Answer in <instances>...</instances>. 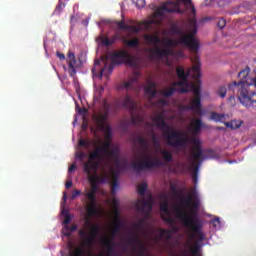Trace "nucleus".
Returning <instances> with one entry per match:
<instances>
[{
	"mask_svg": "<svg viewBox=\"0 0 256 256\" xmlns=\"http://www.w3.org/2000/svg\"><path fill=\"white\" fill-rule=\"evenodd\" d=\"M190 11L192 19L189 21L188 33L185 34L179 25H172L171 33L180 36L178 40L173 38H160L157 34H149V45L153 46L150 48V57L152 59H163V57H170L173 55V46H178L179 44H184L187 46L194 57L191 61L193 63L192 71L193 78L198 82V84H191V89L194 91V99L192 100L193 111L197 113H202L201 105V86L199 78H201V61L198 56L199 52V42L196 40V34L198 33V23L196 19V8L192 0H177L164 2L156 11V15H164V13H180L185 14Z\"/></svg>",
	"mask_w": 256,
	"mask_h": 256,
	"instance_id": "nucleus-1",
	"label": "nucleus"
},
{
	"mask_svg": "<svg viewBox=\"0 0 256 256\" xmlns=\"http://www.w3.org/2000/svg\"><path fill=\"white\" fill-rule=\"evenodd\" d=\"M103 113L98 108V132L101 129L104 132V141L101 145V138L98 134V184L101 182L99 170L101 168L102 156L105 159V164L110 169L112 175V161H113V133L110 124L108 123L109 114L112 110V105L107 101H102Z\"/></svg>",
	"mask_w": 256,
	"mask_h": 256,
	"instance_id": "nucleus-2",
	"label": "nucleus"
},
{
	"mask_svg": "<svg viewBox=\"0 0 256 256\" xmlns=\"http://www.w3.org/2000/svg\"><path fill=\"white\" fill-rule=\"evenodd\" d=\"M78 147H84L86 149V153L83 151L77 152L76 159H79V161L88 159L83 164V171L86 174L88 182L92 185V188L85 190L84 195L88 201H94L97 191V138H80Z\"/></svg>",
	"mask_w": 256,
	"mask_h": 256,
	"instance_id": "nucleus-3",
	"label": "nucleus"
},
{
	"mask_svg": "<svg viewBox=\"0 0 256 256\" xmlns=\"http://www.w3.org/2000/svg\"><path fill=\"white\" fill-rule=\"evenodd\" d=\"M181 205L184 207H189L190 214L184 208H175V216L182 220L184 226L190 228L194 235H197L198 241H204L205 235L202 233V224L199 220L198 210L200 207V199L197 193V189L194 188L193 191L185 198L181 199Z\"/></svg>",
	"mask_w": 256,
	"mask_h": 256,
	"instance_id": "nucleus-4",
	"label": "nucleus"
},
{
	"mask_svg": "<svg viewBox=\"0 0 256 256\" xmlns=\"http://www.w3.org/2000/svg\"><path fill=\"white\" fill-rule=\"evenodd\" d=\"M153 121L164 133L166 143L169 145V147H173L174 149H184L186 147L188 137L186 136L185 132L171 128V126L165 122L164 115L162 113L156 115V118H154Z\"/></svg>",
	"mask_w": 256,
	"mask_h": 256,
	"instance_id": "nucleus-5",
	"label": "nucleus"
},
{
	"mask_svg": "<svg viewBox=\"0 0 256 256\" xmlns=\"http://www.w3.org/2000/svg\"><path fill=\"white\" fill-rule=\"evenodd\" d=\"M84 225L88 230H79L78 235L82 239L81 246L75 248L73 256H85L91 255V249H93V243L97 241V224H93L91 220H85Z\"/></svg>",
	"mask_w": 256,
	"mask_h": 256,
	"instance_id": "nucleus-6",
	"label": "nucleus"
},
{
	"mask_svg": "<svg viewBox=\"0 0 256 256\" xmlns=\"http://www.w3.org/2000/svg\"><path fill=\"white\" fill-rule=\"evenodd\" d=\"M137 143L140 145V151L142 153L141 161H132L131 167L135 172H142L143 170H152L153 168H159L162 166V161L160 159H151L147 153L149 151V140L142 136V134H138L135 137Z\"/></svg>",
	"mask_w": 256,
	"mask_h": 256,
	"instance_id": "nucleus-7",
	"label": "nucleus"
},
{
	"mask_svg": "<svg viewBox=\"0 0 256 256\" xmlns=\"http://www.w3.org/2000/svg\"><path fill=\"white\" fill-rule=\"evenodd\" d=\"M249 73L250 69H242L238 74V78H241V81L229 84V90H238V99L244 107H251L256 103V92H250L246 82H243L249 76Z\"/></svg>",
	"mask_w": 256,
	"mask_h": 256,
	"instance_id": "nucleus-8",
	"label": "nucleus"
},
{
	"mask_svg": "<svg viewBox=\"0 0 256 256\" xmlns=\"http://www.w3.org/2000/svg\"><path fill=\"white\" fill-rule=\"evenodd\" d=\"M123 87L127 90V94L125 99H120V101H117L115 108L119 109L120 107H125L126 109H129L131 115V123L134 126H137V124H139L141 121V118L140 115H135L137 105L132 99V96H130L129 91L134 90L135 92H138V78H131L128 82H124Z\"/></svg>",
	"mask_w": 256,
	"mask_h": 256,
	"instance_id": "nucleus-9",
	"label": "nucleus"
},
{
	"mask_svg": "<svg viewBox=\"0 0 256 256\" xmlns=\"http://www.w3.org/2000/svg\"><path fill=\"white\" fill-rule=\"evenodd\" d=\"M112 161H114V166L111 167V178H110V184H111V193L112 195H115L116 190L119 187V176L120 173L123 170H126L127 168V161H121L120 159V149L118 145L112 146Z\"/></svg>",
	"mask_w": 256,
	"mask_h": 256,
	"instance_id": "nucleus-10",
	"label": "nucleus"
},
{
	"mask_svg": "<svg viewBox=\"0 0 256 256\" xmlns=\"http://www.w3.org/2000/svg\"><path fill=\"white\" fill-rule=\"evenodd\" d=\"M93 185L90 183V187H85L84 191L81 192V190H74V192L71 195V199L75 200L77 199L78 195H82V202L84 205H86V213L88 217H95L97 215V177H96V192L94 193V200L91 201L87 199V196H85V190L86 189H92Z\"/></svg>",
	"mask_w": 256,
	"mask_h": 256,
	"instance_id": "nucleus-11",
	"label": "nucleus"
},
{
	"mask_svg": "<svg viewBox=\"0 0 256 256\" xmlns=\"http://www.w3.org/2000/svg\"><path fill=\"white\" fill-rule=\"evenodd\" d=\"M108 59L112 62V65L108 67L110 73H112L115 64L128 63V65H135L134 57L127 50H116L115 53L107 55L106 61Z\"/></svg>",
	"mask_w": 256,
	"mask_h": 256,
	"instance_id": "nucleus-12",
	"label": "nucleus"
},
{
	"mask_svg": "<svg viewBox=\"0 0 256 256\" xmlns=\"http://www.w3.org/2000/svg\"><path fill=\"white\" fill-rule=\"evenodd\" d=\"M176 74L179 78V81L175 82L174 85H178L180 87L179 92H189V76H191V69H187V71H185L184 67L179 65L176 67Z\"/></svg>",
	"mask_w": 256,
	"mask_h": 256,
	"instance_id": "nucleus-13",
	"label": "nucleus"
},
{
	"mask_svg": "<svg viewBox=\"0 0 256 256\" xmlns=\"http://www.w3.org/2000/svg\"><path fill=\"white\" fill-rule=\"evenodd\" d=\"M191 143H193L194 148L192 149V168L195 172L199 171L198 161L203 159V149L201 147V140L196 136L191 138Z\"/></svg>",
	"mask_w": 256,
	"mask_h": 256,
	"instance_id": "nucleus-14",
	"label": "nucleus"
},
{
	"mask_svg": "<svg viewBox=\"0 0 256 256\" xmlns=\"http://www.w3.org/2000/svg\"><path fill=\"white\" fill-rule=\"evenodd\" d=\"M103 247L108 248V256H119V251H117V243L114 241L111 235V228L108 226V235L102 238Z\"/></svg>",
	"mask_w": 256,
	"mask_h": 256,
	"instance_id": "nucleus-15",
	"label": "nucleus"
},
{
	"mask_svg": "<svg viewBox=\"0 0 256 256\" xmlns=\"http://www.w3.org/2000/svg\"><path fill=\"white\" fill-rule=\"evenodd\" d=\"M135 208L137 212H140V214L148 217L150 216V212H152L153 203L152 201H148L147 199H138V201H136L135 203Z\"/></svg>",
	"mask_w": 256,
	"mask_h": 256,
	"instance_id": "nucleus-16",
	"label": "nucleus"
},
{
	"mask_svg": "<svg viewBox=\"0 0 256 256\" xmlns=\"http://www.w3.org/2000/svg\"><path fill=\"white\" fill-rule=\"evenodd\" d=\"M160 210L163 212L162 220H164V222H167L168 224H175V218H173V216L170 214L169 201L160 203Z\"/></svg>",
	"mask_w": 256,
	"mask_h": 256,
	"instance_id": "nucleus-17",
	"label": "nucleus"
},
{
	"mask_svg": "<svg viewBox=\"0 0 256 256\" xmlns=\"http://www.w3.org/2000/svg\"><path fill=\"white\" fill-rule=\"evenodd\" d=\"M118 29H127L128 32H133L134 34H139L142 29V25H127L125 21H117Z\"/></svg>",
	"mask_w": 256,
	"mask_h": 256,
	"instance_id": "nucleus-18",
	"label": "nucleus"
},
{
	"mask_svg": "<svg viewBox=\"0 0 256 256\" xmlns=\"http://www.w3.org/2000/svg\"><path fill=\"white\" fill-rule=\"evenodd\" d=\"M202 128H204V124H203L201 118H194L191 121L190 130H191L192 134H194V135L200 134Z\"/></svg>",
	"mask_w": 256,
	"mask_h": 256,
	"instance_id": "nucleus-19",
	"label": "nucleus"
},
{
	"mask_svg": "<svg viewBox=\"0 0 256 256\" xmlns=\"http://www.w3.org/2000/svg\"><path fill=\"white\" fill-rule=\"evenodd\" d=\"M146 94H148L149 100L155 99L157 97V84L156 82L149 81L144 88Z\"/></svg>",
	"mask_w": 256,
	"mask_h": 256,
	"instance_id": "nucleus-20",
	"label": "nucleus"
},
{
	"mask_svg": "<svg viewBox=\"0 0 256 256\" xmlns=\"http://www.w3.org/2000/svg\"><path fill=\"white\" fill-rule=\"evenodd\" d=\"M139 242H140V235H138V233H130L127 239V243L131 245L133 251L138 252Z\"/></svg>",
	"mask_w": 256,
	"mask_h": 256,
	"instance_id": "nucleus-21",
	"label": "nucleus"
},
{
	"mask_svg": "<svg viewBox=\"0 0 256 256\" xmlns=\"http://www.w3.org/2000/svg\"><path fill=\"white\" fill-rule=\"evenodd\" d=\"M226 115L225 113H218L217 111H211L210 118L213 122H224Z\"/></svg>",
	"mask_w": 256,
	"mask_h": 256,
	"instance_id": "nucleus-22",
	"label": "nucleus"
},
{
	"mask_svg": "<svg viewBox=\"0 0 256 256\" xmlns=\"http://www.w3.org/2000/svg\"><path fill=\"white\" fill-rule=\"evenodd\" d=\"M114 220L116 222V225L118 226V233H120L122 226H124V222L121 219L119 208H116V210H114Z\"/></svg>",
	"mask_w": 256,
	"mask_h": 256,
	"instance_id": "nucleus-23",
	"label": "nucleus"
},
{
	"mask_svg": "<svg viewBox=\"0 0 256 256\" xmlns=\"http://www.w3.org/2000/svg\"><path fill=\"white\" fill-rule=\"evenodd\" d=\"M177 92V88L175 82L172 83L170 88H166V90H162L163 97H173V95Z\"/></svg>",
	"mask_w": 256,
	"mask_h": 256,
	"instance_id": "nucleus-24",
	"label": "nucleus"
},
{
	"mask_svg": "<svg viewBox=\"0 0 256 256\" xmlns=\"http://www.w3.org/2000/svg\"><path fill=\"white\" fill-rule=\"evenodd\" d=\"M111 229V237L115 241L117 235H119V226H117L116 220L114 218L112 224L109 225Z\"/></svg>",
	"mask_w": 256,
	"mask_h": 256,
	"instance_id": "nucleus-25",
	"label": "nucleus"
},
{
	"mask_svg": "<svg viewBox=\"0 0 256 256\" xmlns=\"http://www.w3.org/2000/svg\"><path fill=\"white\" fill-rule=\"evenodd\" d=\"M200 249H201V245H199V243H194V248L192 249V256H199ZM182 256H189V251L185 249L183 251Z\"/></svg>",
	"mask_w": 256,
	"mask_h": 256,
	"instance_id": "nucleus-26",
	"label": "nucleus"
},
{
	"mask_svg": "<svg viewBox=\"0 0 256 256\" xmlns=\"http://www.w3.org/2000/svg\"><path fill=\"white\" fill-rule=\"evenodd\" d=\"M102 214H103V210L98 201V256H101L100 251H99V236H100V232H101L100 218H101Z\"/></svg>",
	"mask_w": 256,
	"mask_h": 256,
	"instance_id": "nucleus-27",
	"label": "nucleus"
},
{
	"mask_svg": "<svg viewBox=\"0 0 256 256\" xmlns=\"http://www.w3.org/2000/svg\"><path fill=\"white\" fill-rule=\"evenodd\" d=\"M67 61H68V67L77 66V58L75 57V53L69 51Z\"/></svg>",
	"mask_w": 256,
	"mask_h": 256,
	"instance_id": "nucleus-28",
	"label": "nucleus"
},
{
	"mask_svg": "<svg viewBox=\"0 0 256 256\" xmlns=\"http://www.w3.org/2000/svg\"><path fill=\"white\" fill-rule=\"evenodd\" d=\"M137 253H138V256H145V253H146L145 244L141 241L140 237H139V242L137 247Z\"/></svg>",
	"mask_w": 256,
	"mask_h": 256,
	"instance_id": "nucleus-29",
	"label": "nucleus"
},
{
	"mask_svg": "<svg viewBox=\"0 0 256 256\" xmlns=\"http://www.w3.org/2000/svg\"><path fill=\"white\" fill-rule=\"evenodd\" d=\"M125 44H126V46L136 48V47L140 46V40H139V38H132L131 40H125Z\"/></svg>",
	"mask_w": 256,
	"mask_h": 256,
	"instance_id": "nucleus-30",
	"label": "nucleus"
},
{
	"mask_svg": "<svg viewBox=\"0 0 256 256\" xmlns=\"http://www.w3.org/2000/svg\"><path fill=\"white\" fill-rule=\"evenodd\" d=\"M147 189H148V184H147V182H141V183L138 184V186H137V190H138L139 195H145Z\"/></svg>",
	"mask_w": 256,
	"mask_h": 256,
	"instance_id": "nucleus-31",
	"label": "nucleus"
},
{
	"mask_svg": "<svg viewBox=\"0 0 256 256\" xmlns=\"http://www.w3.org/2000/svg\"><path fill=\"white\" fill-rule=\"evenodd\" d=\"M145 223V218H140V220H138V222H135V224L133 225L134 230H143V228H145Z\"/></svg>",
	"mask_w": 256,
	"mask_h": 256,
	"instance_id": "nucleus-32",
	"label": "nucleus"
},
{
	"mask_svg": "<svg viewBox=\"0 0 256 256\" xmlns=\"http://www.w3.org/2000/svg\"><path fill=\"white\" fill-rule=\"evenodd\" d=\"M241 122H238L237 120H232L231 122H225V126L227 128H232L233 130H236L237 128H240Z\"/></svg>",
	"mask_w": 256,
	"mask_h": 256,
	"instance_id": "nucleus-33",
	"label": "nucleus"
},
{
	"mask_svg": "<svg viewBox=\"0 0 256 256\" xmlns=\"http://www.w3.org/2000/svg\"><path fill=\"white\" fill-rule=\"evenodd\" d=\"M160 153L162 154V157L165 161L173 160V155H172L171 151L162 150V151H160Z\"/></svg>",
	"mask_w": 256,
	"mask_h": 256,
	"instance_id": "nucleus-34",
	"label": "nucleus"
},
{
	"mask_svg": "<svg viewBox=\"0 0 256 256\" xmlns=\"http://www.w3.org/2000/svg\"><path fill=\"white\" fill-rule=\"evenodd\" d=\"M97 57L94 58V67L92 68V77H93V81H94V87H97V83L95 82L97 79Z\"/></svg>",
	"mask_w": 256,
	"mask_h": 256,
	"instance_id": "nucleus-35",
	"label": "nucleus"
},
{
	"mask_svg": "<svg viewBox=\"0 0 256 256\" xmlns=\"http://www.w3.org/2000/svg\"><path fill=\"white\" fill-rule=\"evenodd\" d=\"M66 232L64 233V235H66V237H69L73 232L77 231V225H72L70 228L69 226H65Z\"/></svg>",
	"mask_w": 256,
	"mask_h": 256,
	"instance_id": "nucleus-36",
	"label": "nucleus"
},
{
	"mask_svg": "<svg viewBox=\"0 0 256 256\" xmlns=\"http://www.w3.org/2000/svg\"><path fill=\"white\" fill-rule=\"evenodd\" d=\"M62 215H65V219L63 221L64 225H69L71 223V215L67 212V210H62Z\"/></svg>",
	"mask_w": 256,
	"mask_h": 256,
	"instance_id": "nucleus-37",
	"label": "nucleus"
},
{
	"mask_svg": "<svg viewBox=\"0 0 256 256\" xmlns=\"http://www.w3.org/2000/svg\"><path fill=\"white\" fill-rule=\"evenodd\" d=\"M165 235H167V239H171V230L167 228H161L160 237H164Z\"/></svg>",
	"mask_w": 256,
	"mask_h": 256,
	"instance_id": "nucleus-38",
	"label": "nucleus"
},
{
	"mask_svg": "<svg viewBox=\"0 0 256 256\" xmlns=\"http://www.w3.org/2000/svg\"><path fill=\"white\" fill-rule=\"evenodd\" d=\"M76 112L78 115H81L82 117H85L87 115V109L79 107V104L76 103Z\"/></svg>",
	"mask_w": 256,
	"mask_h": 256,
	"instance_id": "nucleus-39",
	"label": "nucleus"
},
{
	"mask_svg": "<svg viewBox=\"0 0 256 256\" xmlns=\"http://www.w3.org/2000/svg\"><path fill=\"white\" fill-rule=\"evenodd\" d=\"M218 94L220 95V97H222V99H224V97H226L227 94V87L220 86V88L218 89Z\"/></svg>",
	"mask_w": 256,
	"mask_h": 256,
	"instance_id": "nucleus-40",
	"label": "nucleus"
},
{
	"mask_svg": "<svg viewBox=\"0 0 256 256\" xmlns=\"http://www.w3.org/2000/svg\"><path fill=\"white\" fill-rule=\"evenodd\" d=\"M133 2H135L138 9H142V7H145L146 5V0H133Z\"/></svg>",
	"mask_w": 256,
	"mask_h": 256,
	"instance_id": "nucleus-41",
	"label": "nucleus"
},
{
	"mask_svg": "<svg viewBox=\"0 0 256 256\" xmlns=\"http://www.w3.org/2000/svg\"><path fill=\"white\" fill-rule=\"evenodd\" d=\"M151 136H152L153 145H155V147H160V143L157 138V134H155V132H152Z\"/></svg>",
	"mask_w": 256,
	"mask_h": 256,
	"instance_id": "nucleus-42",
	"label": "nucleus"
},
{
	"mask_svg": "<svg viewBox=\"0 0 256 256\" xmlns=\"http://www.w3.org/2000/svg\"><path fill=\"white\" fill-rule=\"evenodd\" d=\"M76 66L69 67V75L72 77L75 81V77L77 75V70L75 69Z\"/></svg>",
	"mask_w": 256,
	"mask_h": 256,
	"instance_id": "nucleus-43",
	"label": "nucleus"
},
{
	"mask_svg": "<svg viewBox=\"0 0 256 256\" xmlns=\"http://www.w3.org/2000/svg\"><path fill=\"white\" fill-rule=\"evenodd\" d=\"M65 9V3L59 2V4L56 6L55 12L61 13Z\"/></svg>",
	"mask_w": 256,
	"mask_h": 256,
	"instance_id": "nucleus-44",
	"label": "nucleus"
},
{
	"mask_svg": "<svg viewBox=\"0 0 256 256\" xmlns=\"http://www.w3.org/2000/svg\"><path fill=\"white\" fill-rule=\"evenodd\" d=\"M226 23H227L226 19H224V17H221V18L218 20L217 25H218V27H220V29H223V27L226 26Z\"/></svg>",
	"mask_w": 256,
	"mask_h": 256,
	"instance_id": "nucleus-45",
	"label": "nucleus"
},
{
	"mask_svg": "<svg viewBox=\"0 0 256 256\" xmlns=\"http://www.w3.org/2000/svg\"><path fill=\"white\" fill-rule=\"evenodd\" d=\"M112 205H113V214H115V209H118V207H119L118 199H116V198L112 199Z\"/></svg>",
	"mask_w": 256,
	"mask_h": 256,
	"instance_id": "nucleus-46",
	"label": "nucleus"
},
{
	"mask_svg": "<svg viewBox=\"0 0 256 256\" xmlns=\"http://www.w3.org/2000/svg\"><path fill=\"white\" fill-rule=\"evenodd\" d=\"M211 224H213V226L217 228L221 224L220 218H214L213 220H211Z\"/></svg>",
	"mask_w": 256,
	"mask_h": 256,
	"instance_id": "nucleus-47",
	"label": "nucleus"
},
{
	"mask_svg": "<svg viewBox=\"0 0 256 256\" xmlns=\"http://www.w3.org/2000/svg\"><path fill=\"white\" fill-rule=\"evenodd\" d=\"M153 23H156L155 19H149L148 21H144V25L147 29L153 25Z\"/></svg>",
	"mask_w": 256,
	"mask_h": 256,
	"instance_id": "nucleus-48",
	"label": "nucleus"
},
{
	"mask_svg": "<svg viewBox=\"0 0 256 256\" xmlns=\"http://www.w3.org/2000/svg\"><path fill=\"white\" fill-rule=\"evenodd\" d=\"M77 23V16L72 15L70 17V24L72 25V27H75V24Z\"/></svg>",
	"mask_w": 256,
	"mask_h": 256,
	"instance_id": "nucleus-49",
	"label": "nucleus"
},
{
	"mask_svg": "<svg viewBox=\"0 0 256 256\" xmlns=\"http://www.w3.org/2000/svg\"><path fill=\"white\" fill-rule=\"evenodd\" d=\"M160 199L162 200V202L169 201V195H167V193H162L160 195Z\"/></svg>",
	"mask_w": 256,
	"mask_h": 256,
	"instance_id": "nucleus-50",
	"label": "nucleus"
},
{
	"mask_svg": "<svg viewBox=\"0 0 256 256\" xmlns=\"http://www.w3.org/2000/svg\"><path fill=\"white\" fill-rule=\"evenodd\" d=\"M114 40H110L109 38H105L103 40V44H105L106 46H111V44H113Z\"/></svg>",
	"mask_w": 256,
	"mask_h": 256,
	"instance_id": "nucleus-51",
	"label": "nucleus"
},
{
	"mask_svg": "<svg viewBox=\"0 0 256 256\" xmlns=\"http://www.w3.org/2000/svg\"><path fill=\"white\" fill-rule=\"evenodd\" d=\"M182 109H184L185 111H189V110L193 111V101H191L190 105H185L184 107H182Z\"/></svg>",
	"mask_w": 256,
	"mask_h": 256,
	"instance_id": "nucleus-52",
	"label": "nucleus"
},
{
	"mask_svg": "<svg viewBox=\"0 0 256 256\" xmlns=\"http://www.w3.org/2000/svg\"><path fill=\"white\" fill-rule=\"evenodd\" d=\"M171 191L173 195H179V191H177V188L174 186V184H171Z\"/></svg>",
	"mask_w": 256,
	"mask_h": 256,
	"instance_id": "nucleus-53",
	"label": "nucleus"
},
{
	"mask_svg": "<svg viewBox=\"0 0 256 256\" xmlns=\"http://www.w3.org/2000/svg\"><path fill=\"white\" fill-rule=\"evenodd\" d=\"M56 55L60 61H65V54L58 52V53H56Z\"/></svg>",
	"mask_w": 256,
	"mask_h": 256,
	"instance_id": "nucleus-54",
	"label": "nucleus"
},
{
	"mask_svg": "<svg viewBox=\"0 0 256 256\" xmlns=\"http://www.w3.org/2000/svg\"><path fill=\"white\" fill-rule=\"evenodd\" d=\"M67 203V192L63 193V197H62V207L63 205H65Z\"/></svg>",
	"mask_w": 256,
	"mask_h": 256,
	"instance_id": "nucleus-55",
	"label": "nucleus"
},
{
	"mask_svg": "<svg viewBox=\"0 0 256 256\" xmlns=\"http://www.w3.org/2000/svg\"><path fill=\"white\" fill-rule=\"evenodd\" d=\"M77 169V166H75V164H72L69 169H68V173H73V171H75Z\"/></svg>",
	"mask_w": 256,
	"mask_h": 256,
	"instance_id": "nucleus-56",
	"label": "nucleus"
},
{
	"mask_svg": "<svg viewBox=\"0 0 256 256\" xmlns=\"http://www.w3.org/2000/svg\"><path fill=\"white\" fill-rule=\"evenodd\" d=\"M71 187H73V181L72 180H68L66 182V189H71Z\"/></svg>",
	"mask_w": 256,
	"mask_h": 256,
	"instance_id": "nucleus-57",
	"label": "nucleus"
},
{
	"mask_svg": "<svg viewBox=\"0 0 256 256\" xmlns=\"http://www.w3.org/2000/svg\"><path fill=\"white\" fill-rule=\"evenodd\" d=\"M158 103H159V105H162V106H166L167 105V101L165 99H159Z\"/></svg>",
	"mask_w": 256,
	"mask_h": 256,
	"instance_id": "nucleus-58",
	"label": "nucleus"
},
{
	"mask_svg": "<svg viewBox=\"0 0 256 256\" xmlns=\"http://www.w3.org/2000/svg\"><path fill=\"white\" fill-rule=\"evenodd\" d=\"M82 25H84V27H87V25H89V18H86L85 20H83Z\"/></svg>",
	"mask_w": 256,
	"mask_h": 256,
	"instance_id": "nucleus-59",
	"label": "nucleus"
},
{
	"mask_svg": "<svg viewBox=\"0 0 256 256\" xmlns=\"http://www.w3.org/2000/svg\"><path fill=\"white\" fill-rule=\"evenodd\" d=\"M105 69H107V64H105V67H104V69H102L101 71H100V75L98 74V79L100 78H102V76H103V71H105Z\"/></svg>",
	"mask_w": 256,
	"mask_h": 256,
	"instance_id": "nucleus-60",
	"label": "nucleus"
},
{
	"mask_svg": "<svg viewBox=\"0 0 256 256\" xmlns=\"http://www.w3.org/2000/svg\"><path fill=\"white\" fill-rule=\"evenodd\" d=\"M91 132L94 134V137H97V130L94 128H91Z\"/></svg>",
	"mask_w": 256,
	"mask_h": 256,
	"instance_id": "nucleus-61",
	"label": "nucleus"
},
{
	"mask_svg": "<svg viewBox=\"0 0 256 256\" xmlns=\"http://www.w3.org/2000/svg\"><path fill=\"white\" fill-rule=\"evenodd\" d=\"M104 248H105V256H109L108 247H104Z\"/></svg>",
	"mask_w": 256,
	"mask_h": 256,
	"instance_id": "nucleus-62",
	"label": "nucleus"
},
{
	"mask_svg": "<svg viewBox=\"0 0 256 256\" xmlns=\"http://www.w3.org/2000/svg\"><path fill=\"white\" fill-rule=\"evenodd\" d=\"M193 180H194V182H198L197 176H194V177H193Z\"/></svg>",
	"mask_w": 256,
	"mask_h": 256,
	"instance_id": "nucleus-63",
	"label": "nucleus"
},
{
	"mask_svg": "<svg viewBox=\"0 0 256 256\" xmlns=\"http://www.w3.org/2000/svg\"><path fill=\"white\" fill-rule=\"evenodd\" d=\"M107 217H108V218H111L110 212H107Z\"/></svg>",
	"mask_w": 256,
	"mask_h": 256,
	"instance_id": "nucleus-64",
	"label": "nucleus"
}]
</instances>
